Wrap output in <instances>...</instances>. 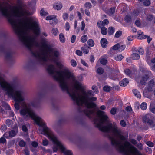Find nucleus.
I'll list each match as a JSON object with an SVG mask.
<instances>
[{
  "label": "nucleus",
  "instance_id": "obj_59",
  "mask_svg": "<svg viewBox=\"0 0 155 155\" xmlns=\"http://www.w3.org/2000/svg\"><path fill=\"white\" fill-rule=\"evenodd\" d=\"M31 145L33 147H36L38 146V143L37 142L34 141L32 142Z\"/></svg>",
  "mask_w": 155,
  "mask_h": 155
},
{
  "label": "nucleus",
  "instance_id": "obj_54",
  "mask_svg": "<svg viewBox=\"0 0 155 155\" xmlns=\"http://www.w3.org/2000/svg\"><path fill=\"white\" fill-rule=\"evenodd\" d=\"M76 39V36L75 35H73L71 39V42L72 43H74Z\"/></svg>",
  "mask_w": 155,
  "mask_h": 155
},
{
  "label": "nucleus",
  "instance_id": "obj_52",
  "mask_svg": "<svg viewBox=\"0 0 155 155\" xmlns=\"http://www.w3.org/2000/svg\"><path fill=\"white\" fill-rule=\"evenodd\" d=\"M65 28L66 29L67 31H68L70 28V25L69 24L68 22H67L65 25Z\"/></svg>",
  "mask_w": 155,
  "mask_h": 155
},
{
  "label": "nucleus",
  "instance_id": "obj_44",
  "mask_svg": "<svg viewBox=\"0 0 155 155\" xmlns=\"http://www.w3.org/2000/svg\"><path fill=\"white\" fill-rule=\"evenodd\" d=\"M6 142V140L4 137H2L0 138V143H5Z\"/></svg>",
  "mask_w": 155,
  "mask_h": 155
},
{
  "label": "nucleus",
  "instance_id": "obj_62",
  "mask_svg": "<svg viewBox=\"0 0 155 155\" xmlns=\"http://www.w3.org/2000/svg\"><path fill=\"white\" fill-rule=\"evenodd\" d=\"M135 25L138 27H139L141 25L140 21L139 20H136L135 23Z\"/></svg>",
  "mask_w": 155,
  "mask_h": 155
},
{
  "label": "nucleus",
  "instance_id": "obj_63",
  "mask_svg": "<svg viewBox=\"0 0 155 155\" xmlns=\"http://www.w3.org/2000/svg\"><path fill=\"white\" fill-rule=\"evenodd\" d=\"M85 7L86 8H90L91 7V5L89 2H87L85 5Z\"/></svg>",
  "mask_w": 155,
  "mask_h": 155
},
{
  "label": "nucleus",
  "instance_id": "obj_53",
  "mask_svg": "<svg viewBox=\"0 0 155 155\" xmlns=\"http://www.w3.org/2000/svg\"><path fill=\"white\" fill-rule=\"evenodd\" d=\"M76 54L80 56H81L82 55V51L79 50H77L76 51Z\"/></svg>",
  "mask_w": 155,
  "mask_h": 155
},
{
  "label": "nucleus",
  "instance_id": "obj_35",
  "mask_svg": "<svg viewBox=\"0 0 155 155\" xmlns=\"http://www.w3.org/2000/svg\"><path fill=\"white\" fill-rule=\"evenodd\" d=\"M56 18V16L55 15L48 16L46 17V19L47 20H50L55 19Z\"/></svg>",
  "mask_w": 155,
  "mask_h": 155
},
{
  "label": "nucleus",
  "instance_id": "obj_64",
  "mask_svg": "<svg viewBox=\"0 0 155 155\" xmlns=\"http://www.w3.org/2000/svg\"><path fill=\"white\" fill-rule=\"evenodd\" d=\"M85 26V25L84 22L83 21H82V22H81V30L83 31L84 29Z\"/></svg>",
  "mask_w": 155,
  "mask_h": 155
},
{
  "label": "nucleus",
  "instance_id": "obj_56",
  "mask_svg": "<svg viewBox=\"0 0 155 155\" xmlns=\"http://www.w3.org/2000/svg\"><path fill=\"white\" fill-rule=\"evenodd\" d=\"M40 14L42 16H45L47 14V13L42 9L40 12Z\"/></svg>",
  "mask_w": 155,
  "mask_h": 155
},
{
  "label": "nucleus",
  "instance_id": "obj_49",
  "mask_svg": "<svg viewBox=\"0 0 155 155\" xmlns=\"http://www.w3.org/2000/svg\"><path fill=\"white\" fill-rule=\"evenodd\" d=\"M145 150L147 153H151L152 152V150L151 149L148 147H147L145 148Z\"/></svg>",
  "mask_w": 155,
  "mask_h": 155
},
{
  "label": "nucleus",
  "instance_id": "obj_11",
  "mask_svg": "<svg viewBox=\"0 0 155 155\" xmlns=\"http://www.w3.org/2000/svg\"><path fill=\"white\" fill-rule=\"evenodd\" d=\"M130 58L133 60H138L140 58V56L138 53H133L131 54Z\"/></svg>",
  "mask_w": 155,
  "mask_h": 155
},
{
  "label": "nucleus",
  "instance_id": "obj_20",
  "mask_svg": "<svg viewBox=\"0 0 155 155\" xmlns=\"http://www.w3.org/2000/svg\"><path fill=\"white\" fill-rule=\"evenodd\" d=\"M150 52L148 51H147L146 56L147 58V62L150 64V58H151L150 55Z\"/></svg>",
  "mask_w": 155,
  "mask_h": 155
},
{
  "label": "nucleus",
  "instance_id": "obj_57",
  "mask_svg": "<svg viewBox=\"0 0 155 155\" xmlns=\"http://www.w3.org/2000/svg\"><path fill=\"white\" fill-rule=\"evenodd\" d=\"M22 129L24 132H27L28 129L26 126L23 125L22 126Z\"/></svg>",
  "mask_w": 155,
  "mask_h": 155
},
{
  "label": "nucleus",
  "instance_id": "obj_42",
  "mask_svg": "<svg viewBox=\"0 0 155 155\" xmlns=\"http://www.w3.org/2000/svg\"><path fill=\"white\" fill-rule=\"evenodd\" d=\"M139 53L141 55H143L144 54V51L143 49L140 48H139L138 50Z\"/></svg>",
  "mask_w": 155,
  "mask_h": 155
},
{
  "label": "nucleus",
  "instance_id": "obj_40",
  "mask_svg": "<svg viewBox=\"0 0 155 155\" xmlns=\"http://www.w3.org/2000/svg\"><path fill=\"white\" fill-rule=\"evenodd\" d=\"M71 65L74 67L76 66L77 65V63L76 61L74 59L71 60Z\"/></svg>",
  "mask_w": 155,
  "mask_h": 155
},
{
  "label": "nucleus",
  "instance_id": "obj_33",
  "mask_svg": "<svg viewBox=\"0 0 155 155\" xmlns=\"http://www.w3.org/2000/svg\"><path fill=\"white\" fill-rule=\"evenodd\" d=\"M84 48V47H82L81 49V50L83 51V52L85 54H88L89 52V50L88 48Z\"/></svg>",
  "mask_w": 155,
  "mask_h": 155
},
{
  "label": "nucleus",
  "instance_id": "obj_3",
  "mask_svg": "<svg viewBox=\"0 0 155 155\" xmlns=\"http://www.w3.org/2000/svg\"><path fill=\"white\" fill-rule=\"evenodd\" d=\"M0 84L3 89L5 91L6 94L9 97H12L16 102L14 104L15 108L18 110L20 108L19 103H21L22 108L20 110V115L26 120L31 118L40 126L39 128H44L46 126L43 120L40 117L37 115L34 111L31 108L30 106L36 107L37 105L38 101L35 100L30 103H27L25 101L24 93L21 90L17 89L14 85L6 81L2 77L0 73Z\"/></svg>",
  "mask_w": 155,
  "mask_h": 155
},
{
  "label": "nucleus",
  "instance_id": "obj_31",
  "mask_svg": "<svg viewBox=\"0 0 155 155\" xmlns=\"http://www.w3.org/2000/svg\"><path fill=\"white\" fill-rule=\"evenodd\" d=\"M87 39V37L86 35H84L82 36L81 38V42L84 43L86 41Z\"/></svg>",
  "mask_w": 155,
  "mask_h": 155
},
{
  "label": "nucleus",
  "instance_id": "obj_19",
  "mask_svg": "<svg viewBox=\"0 0 155 155\" xmlns=\"http://www.w3.org/2000/svg\"><path fill=\"white\" fill-rule=\"evenodd\" d=\"M133 92L135 96L138 98H140L141 95L140 93L137 90L134 89L133 90Z\"/></svg>",
  "mask_w": 155,
  "mask_h": 155
},
{
  "label": "nucleus",
  "instance_id": "obj_58",
  "mask_svg": "<svg viewBox=\"0 0 155 155\" xmlns=\"http://www.w3.org/2000/svg\"><path fill=\"white\" fill-rule=\"evenodd\" d=\"M150 110L153 113L155 114V107H150Z\"/></svg>",
  "mask_w": 155,
  "mask_h": 155
},
{
  "label": "nucleus",
  "instance_id": "obj_14",
  "mask_svg": "<svg viewBox=\"0 0 155 155\" xmlns=\"http://www.w3.org/2000/svg\"><path fill=\"white\" fill-rule=\"evenodd\" d=\"M149 78V76L147 75H145L143 76L141 79L140 80V83L142 84H145L146 83V81Z\"/></svg>",
  "mask_w": 155,
  "mask_h": 155
},
{
  "label": "nucleus",
  "instance_id": "obj_2",
  "mask_svg": "<svg viewBox=\"0 0 155 155\" xmlns=\"http://www.w3.org/2000/svg\"><path fill=\"white\" fill-rule=\"evenodd\" d=\"M97 114V117L94 119L95 126L102 131L111 134L109 138L111 144L119 151L127 155H142L136 147L127 141V135L123 136L120 129L117 126H113L104 112L99 110Z\"/></svg>",
  "mask_w": 155,
  "mask_h": 155
},
{
  "label": "nucleus",
  "instance_id": "obj_4",
  "mask_svg": "<svg viewBox=\"0 0 155 155\" xmlns=\"http://www.w3.org/2000/svg\"><path fill=\"white\" fill-rule=\"evenodd\" d=\"M0 12L7 18L13 28H40L38 21L32 17L29 18V22L27 18H17L21 17H25L32 14L28 10L21 7L12 9L8 3L0 0Z\"/></svg>",
  "mask_w": 155,
  "mask_h": 155
},
{
  "label": "nucleus",
  "instance_id": "obj_36",
  "mask_svg": "<svg viewBox=\"0 0 155 155\" xmlns=\"http://www.w3.org/2000/svg\"><path fill=\"white\" fill-rule=\"evenodd\" d=\"M122 32L121 31H117L115 34V37L117 38L119 37L122 35Z\"/></svg>",
  "mask_w": 155,
  "mask_h": 155
},
{
  "label": "nucleus",
  "instance_id": "obj_39",
  "mask_svg": "<svg viewBox=\"0 0 155 155\" xmlns=\"http://www.w3.org/2000/svg\"><path fill=\"white\" fill-rule=\"evenodd\" d=\"M103 90L106 92H108L110 91V88L109 87L105 86L103 87Z\"/></svg>",
  "mask_w": 155,
  "mask_h": 155
},
{
  "label": "nucleus",
  "instance_id": "obj_38",
  "mask_svg": "<svg viewBox=\"0 0 155 155\" xmlns=\"http://www.w3.org/2000/svg\"><path fill=\"white\" fill-rule=\"evenodd\" d=\"M6 124L8 126L11 127L13 124V123L11 120L8 119L6 121Z\"/></svg>",
  "mask_w": 155,
  "mask_h": 155
},
{
  "label": "nucleus",
  "instance_id": "obj_48",
  "mask_svg": "<svg viewBox=\"0 0 155 155\" xmlns=\"http://www.w3.org/2000/svg\"><path fill=\"white\" fill-rule=\"evenodd\" d=\"M63 16L64 20L67 19L68 18V14L66 13H64L63 14Z\"/></svg>",
  "mask_w": 155,
  "mask_h": 155
},
{
  "label": "nucleus",
  "instance_id": "obj_9",
  "mask_svg": "<svg viewBox=\"0 0 155 155\" xmlns=\"http://www.w3.org/2000/svg\"><path fill=\"white\" fill-rule=\"evenodd\" d=\"M154 81L153 79L150 80L149 82L148 86L146 87V89L149 92L153 91V87L155 85Z\"/></svg>",
  "mask_w": 155,
  "mask_h": 155
},
{
  "label": "nucleus",
  "instance_id": "obj_23",
  "mask_svg": "<svg viewBox=\"0 0 155 155\" xmlns=\"http://www.w3.org/2000/svg\"><path fill=\"white\" fill-rule=\"evenodd\" d=\"M147 105L146 102H143L140 105V108L143 110H145L147 108Z\"/></svg>",
  "mask_w": 155,
  "mask_h": 155
},
{
  "label": "nucleus",
  "instance_id": "obj_6",
  "mask_svg": "<svg viewBox=\"0 0 155 155\" xmlns=\"http://www.w3.org/2000/svg\"><path fill=\"white\" fill-rule=\"evenodd\" d=\"M151 114H147L143 117V122L145 124H147L148 125L151 127H154L155 125V124L151 119Z\"/></svg>",
  "mask_w": 155,
  "mask_h": 155
},
{
  "label": "nucleus",
  "instance_id": "obj_10",
  "mask_svg": "<svg viewBox=\"0 0 155 155\" xmlns=\"http://www.w3.org/2000/svg\"><path fill=\"white\" fill-rule=\"evenodd\" d=\"M109 23V21L107 19L104 20L102 22L100 21H98L97 23L98 27L101 28L102 26H104Z\"/></svg>",
  "mask_w": 155,
  "mask_h": 155
},
{
  "label": "nucleus",
  "instance_id": "obj_50",
  "mask_svg": "<svg viewBox=\"0 0 155 155\" xmlns=\"http://www.w3.org/2000/svg\"><path fill=\"white\" fill-rule=\"evenodd\" d=\"M140 70L143 72H149V71H148L146 68L143 67H140Z\"/></svg>",
  "mask_w": 155,
  "mask_h": 155
},
{
  "label": "nucleus",
  "instance_id": "obj_51",
  "mask_svg": "<svg viewBox=\"0 0 155 155\" xmlns=\"http://www.w3.org/2000/svg\"><path fill=\"white\" fill-rule=\"evenodd\" d=\"M48 144V141L47 139H45L43 141V144L44 146H46Z\"/></svg>",
  "mask_w": 155,
  "mask_h": 155
},
{
  "label": "nucleus",
  "instance_id": "obj_27",
  "mask_svg": "<svg viewBox=\"0 0 155 155\" xmlns=\"http://www.w3.org/2000/svg\"><path fill=\"white\" fill-rule=\"evenodd\" d=\"M18 144L19 146L21 147H25L26 145V143L23 140H22L20 141Z\"/></svg>",
  "mask_w": 155,
  "mask_h": 155
},
{
  "label": "nucleus",
  "instance_id": "obj_41",
  "mask_svg": "<svg viewBox=\"0 0 155 155\" xmlns=\"http://www.w3.org/2000/svg\"><path fill=\"white\" fill-rule=\"evenodd\" d=\"M146 144L150 147H153L154 146V144L150 141H148L146 142Z\"/></svg>",
  "mask_w": 155,
  "mask_h": 155
},
{
  "label": "nucleus",
  "instance_id": "obj_24",
  "mask_svg": "<svg viewBox=\"0 0 155 155\" xmlns=\"http://www.w3.org/2000/svg\"><path fill=\"white\" fill-rule=\"evenodd\" d=\"M123 56L121 54H119L114 58V59L118 61H120L123 58Z\"/></svg>",
  "mask_w": 155,
  "mask_h": 155
},
{
  "label": "nucleus",
  "instance_id": "obj_47",
  "mask_svg": "<svg viewBox=\"0 0 155 155\" xmlns=\"http://www.w3.org/2000/svg\"><path fill=\"white\" fill-rule=\"evenodd\" d=\"M136 146L140 150H142L143 149V145L140 143L137 144Z\"/></svg>",
  "mask_w": 155,
  "mask_h": 155
},
{
  "label": "nucleus",
  "instance_id": "obj_37",
  "mask_svg": "<svg viewBox=\"0 0 155 155\" xmlns=\"http://www.w3.org/2000/svg\"><path fill=\"white\" fill-rule=\"evenodd\" d=\"M147 37V35H144L143 34H142L140 36H138L137 38L139 39H143L146 38Z\"/></svg>",
  "mask_w": 155,
  "mask_h": 155
},
{
  "label": "nucleus",
  "instance_id": "obj_1",
  "mask_svg": "<svg viewBox=\"0 0 155 155\" xmlns=\"http://www.w3.org/2000/svg\"><path fill=\"white\" fill-rule=\"evenodd\" d=\"M48 73L58 81L60 87L66 91L77 105L82 106L84 104L87 108L84 112L87 116L94 113V110L90 108L95 107L97 100L96 97H93L94 94L91 90L86 91L81 83L77 80L74 75L68 69L62 71L55 70L54 66L51 64L47 68Z\"/></svg>",
  "mask_w": 155,
  "mask_h": 155
},
{
  "label": "nucleus",
  "instance_id": "obj_60",
  "mask_svg": "<svg viewBox=\"0 0 155 155\" xmlns=\"http://www.w3.org/2000/svg\"><path fill=\"white\" fill-rule=\"evenodd\" d=\"M128 112H130L132 111V109L131 107L129 106H127L126 107L125 109Z\"/></svg>",
  "mask_w": 155,
  "mask_h": 155
},
{
  "label": "nucleus",
  "instance_id": "obj_28",
  "mask_svg": "<svg viewBox=\"0 0 155 155\" xmlns=\"http://www.w3.org/2000/svg\"><path fill=\"white\" fill-rule=\"evenodd\" d=\"M124 72L125 74L129 76H131L132 74V72L129 69H126L124 70Z\"/></svg>",
  "mask_w": 155,
  "mask_h": 155
},
{
  "label": "nucleus",
  "instance_id": "obj_32",
  "mask_svg": "<svg viewBox=\"0 0 155 155\" xmlns=\"http://www.w3.org/2000/svg\"><path fill=\"white\" fill-rule=\"evenodd\" d=\"M120 47V43H117L115 45H114L112 47V50H117L118 49H119V48Z\"/></svg>",
  "mask_w": 155,
  "mask_h": 155
},
{
  "label": "nucleus",
  "instance_id": "obj_15",
  "mask_svg": "<svg viewBox=\"0 0 155 155\" xmlns=\"http://www.w3.org/2000/svg\"><path fill=\"white\" fill-rule=\"evenodd\" d=\"M128 82L127 79L125 78L120 82V84L121 86H125L127 84Z\"/></svg>",
  "mask_w": 155,
  "mask_h": 155
},
{
  "label": "nucleus",
  "instance_id": "obj_18",
  "mask_svg": "<svg viewBox=\"0 0 155 155\" xmlns=\"http://www.w3.org/2000/svg\"><path fill=\"white\" fill-rule=\"evenodd\" d=\"M101 33L104 35H105L107 32V28L104 27H101Z\"/></svg>",
  "mask_w": 155,
  "mask_h": 155
},
{
  "label": "nucleus",
  "instance_id": "obj_61",
  "mask_svg": "<svg viewBox=\"0 0 155 155\" xmlns=\"http://www.w3.org/2000/svg\"><path fill=\"white\" fill-rule=\"evenodd\" d=\"M125 48V46L124 45H122L120 44V47L119 48V50L121 51L124 50Z\"/></svg>",
  "mask_w": 155,
  "mask_h": 155
},
{
  "label": "nucleus",
  "instance_id": "obj_45",
  "mask_svg": "<svg viewBox=\"0 0 155 155\" xmlns=\"http://www.w3.org/2000/svg\"><path fill=\"white\" fill-rule=\"evenodd\" d=\"M150 4V1L149 0H145L143 2L144 5L146 6L149 5Z\"/></svg>",
  "mask_w": 155,
  "mask_h": 155
},
{
  "label": "nucleus",
  "instance_id": "obj_43",
  "mask_svg": "<svg viewBox=\"0 0 155 155\" xmlns=\"http://www.w3.org/2000/svg\"><path fill=\"white\" fill-rule=\"evenodd\" d=\"M116 113V109L115 108H112L110 110V113L112 115H114Z\"/></svg>",
  "mask_w": 155,
  "mask_h": 155
},
{
  "label": "nucleus",
  "instance_id": "obj_34",
  "mask_svg": "<svg viewBox=\"0 0 155 155\" xmlns=\"http://www.w3.org/2000/svg\"><path fill=\"white\" fill-rule=\"evenodd\" d=\"M58 30L56 28H54L52 30V33L54 35H56L58 34Z\"/></svg>",
  "mask_w": 155,
  "mask_h": 155
},
{
  "label": "nucleus",
  "instance_id": "obj_22",
  "mask_svg": "<svg viewBox=\"0 0 155 155\" xmlns=\"http://www.w3.org/2000/svg\"><path fill=\"white\" fill-rule=\"evenodd\" d=\"M60 41L62 43H64L65 41V38L63 34L61 33L59 35Z\"/></svg>",
  "mask_w": 155,
  "mask_h": 155
},
{
  "label": "nucleus",
  "instance_id": "obj_7",
  "mask_svg": "<svg viewBox=\"0 0 155 155\" xmlns=\"http://www.w3.org/2000/svg\"><path fill=\"white\" fill-rule=\"evenodd\" d=\"M16 133L13 130L9 131V132H6L3 135V136L7 138H9L14 137L16 135Z\"/></svg>",
  "mask_w": 155,
  "mask_h": 155
},
{
  "label": "nucleus",
  "instance_id": "obj_21",
  "mask_svg": "<svg viewBox=\"0 0 155 155\" xmlns=\"http://www.w3.org/2000/svg\"><path fill=\"white\" fill-rule=\"evenodd\" d=\"M2 106L4 107L6 109L8 110H10V107L8 104L3 101L2 102Z\"/></svg>",
  "mask_w": 155,
  "mask_h": 155
},
{
  "label": "nucleus",
  "instance_id": "obj_8",
  "mask_svg": "<svg viewBox=\"0 0 155 155\" xmlns=\"http://www.w3.org/2000/svg\"><path fill=\"white\" fill-rule=\"evenodd\" d=\"M4 55L5 60L8 62H10L12 60V57L11 54L9 52L7 51L4 52Z\"/></svg>",
  "mask_w": 155,
  "mask_h": 155
},
{
  "label": "nucleus",
  "instance_id": "obj_55",
  "mask_svg": "<svg viewBox=\"0 0 155 155\" xmlns=\"http://www.w3.org/2000/svg\"><path fill=\"white\" fill-rule=\"evenodd\" d=\"M120 124L123 127H125L126 125L125 122L123 120H122L120 121Z\"/></svg>",
  "mask_w": 155,
  "mask_h": 155
},
{
  "label": "nucleus",
  "instance_id": "obj_17",
  "mask_svg": "<svg viewBox=\"0 0 155 155\" xmlns=\"http://www.w3.org/2000/svg\"><path fill=\"white\" fill-rule=\"evenodd\" d=\"M124 20L126 23H130L132 21L131 17L129 15L125 16Z\"/></svg>",
  "mask_w": 155,
  "mask_h": 155
},
{
  "label": "nucleus",
  "instance_id": "obj_26",
  "mask_svg": "<svg viewBox=\"0 0 155 155\" xmlns=\"http://www.w3.org/2000/svg\"><path fill=\"white\" fill-rule=\"evenodd\" d=\"M115 11V8L114 7L111 8L109 10L108 12V14L109 15L111 16L114 13Z\"/></svg>",
  "mask_w": 155,
  "mask_h": 155
},
{
  "label": "nucleus",
  "instance_id": "obj_5",
  "mask_svg": "<svg viewBox=\"0 0 155 155\" xmlns=\"http://www.w3.org/2000/svg\"><path fill=\"white\" fill-rule=\"evenodd\" d=\"M39 131L41 134L47 136L54 144V145L53 148L54 152H57L58 148H59L65 155H73L71 151L67 149L66 147L58 140L50 129L47 126L43 128H41L39 129Z\"/></svg>",
  "mask_w": 155,
  "mask_h": 155
},
{
  "label": "nucleus",
  "instance_id": "obj_29",
  "mask_svg": "<svg viewBox=\"0 0 155 155\" xmlns=\"http://www.w3.org/2000/svg\"><path fill=\"white\" fill-rule=\"evenodd\" d=\"M87 43L88 45L91 47H93L94 45V42L92 39H89L87 41Z\"/></svg>",
  "mask_w": 155,
  "mask_h": 155
},
{
  "label": "nucleus",
  "instance_id": "obj_30",
  "mask_svg": "<svg viewBox=\"0 0 155 155\" xmlns=\"http://www.w3.org/2000/svg\"><path fill=\"white\" fill-rule=\"evenodd\" d=\"M107 62V60L105 58H102L100 59V62L103 65H105Z\"/></svg>",
  "mask_w": 155,
  "mask_h": 155
},
{
  "label": "nucleus",
  "instance_id": "obj_16",
  "mask_svg": "<svg viewBox=\"0 0 155 155\" xmlns=\"http://www.w3.org/2000/svg\"><path fill=\"white\" fill-rule=\"evenodd\" d=\"M115 31V29L114 28L112 27H109L108 28V30H107V32L108 34L111 35H112Z\"/></svg>",
  "mask_w": 155,
  "mask_h": 155
},
{
  "label": "nucleus",
  "instance_id": "obj_25",
  "mask_svg": "<svg viewBox=\"0 0 155 155\" xmlns=\"http://www.w3.org/2000/svg\"><path fill=\"white\" fill-rule=\"evenodd\" d=\"M104 72V70L101 67H99L97 70V73L99 75H101Z\"/></svg>",
  "mask_w": 155,
  "mask_h": 155
},
{
  "label": "nucleus",
  "instance_id": "obj_12",
  "mask_svg": "<svg viewBox=\"0 0 155 155\" xmlns=\"http://www.w3.org/2000/svg\"><path fill=\"white\" fill-rule=\"evenodd\" d=\"M62 6V4L61 3H56L54 5L53 8L55 10H59L62 8L63 7Z\"/></svg>",
  "mask_w": 155,
  "mask_h": 155
},
{
  "label": "nucleus",
  "instance_id": "obj_46",
  "mask_svg": "<svg viewBox=\"0 0 155 155\" xmlns=\"http://www.w3.org/2000/svg\"><path fill=\"white\" fill-rule=\"evenodd\" d=\"M130 142L134 145L137 144V142L136 140L134 139H130L129 140Z\"/></svg>",
  "mask_w": 155,
  "mask_h": 155
},
{
  "label": "nucleus",
  "instance_id": "obj_13",
  "mask_svg": "<svg viewBox=\"0 0 155 155\" xmlns=\"http://www.w3.org/2000/svg\"><path fill=\"white\" fill-rule=\"evenodd\" d=\"M101 43L102 47L105 48L107 47V40L105 38H102L101 40Z\"/></svg>",
  "mask_w": 155,
  "mask_h": 155
}]
</instances>
